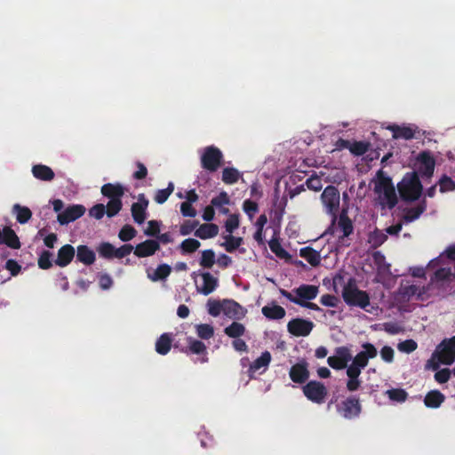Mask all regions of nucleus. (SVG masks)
<instances>
[{
  "label": "nucleus",
  "instance_id": "1",
  "mask_svg": "<svg viewBox=\"0 0 455 455\" xmlns=\"http://www.w3.org/2000/svg\"><path fill=\"white\" fill-rule=\"evenodd\" d=\"M374 192L378 194L382 208L387 207L391 210L397 204L398 199L392 180L385 176L382 171L377 173Z\"/></svg>",
  "mask_w": 455,
  "mask_h": 455
},
{
  "label": "nucleus",
  "instance_id": "2",
  "mask_svg": "<svg viewBox=\"0 0 455 455\" xmlns=\"http://www.w3.org/2000/svg\"><path fill=\"white\" fill-rule=\"evenodd\" d=\"M400 197L404 202H415L419 199L423 186L417 172H407L397 184Z\"/></svg>",
  "mask_w": 455,
  "mask_h": 455
},
{
  "label": "nucleus",
  "instance_id": "3",
  "mask_svg": "<svg viewBox=\"0 0 455 455\" xmlns=\"http://www.w3.org/2000/svg\"><path fill=\"white\" fill-rule=\"evenodd\" d=\"M345 303L350 307H359L365 309L370 305L369 294L356 286L355 281L350 278L342 291Z\"/></svg>",
  "mask_w": 455,
  "mask_h": 455
},
{
  "label": "nucleus",
  "instance_id": "4",
  "mask_svg": "<svg viewBox=\"0 0 455 455\" xmlns=\"http://www.w3.org/2000/svg\"><path fill=\"white\" fill-rule=\"evenodd\" d=\"M224 156L221 150L212 145L205 147L200 156L201 166L209 172H215L223 164Z\"/></svg>",
  "mask_w": 455,
  "mask_h": 455
},
{
  "label": "nucleus",
  "instance_id": "5",
  "mask_svg": "<svg viewBox=\"0 0 455 455\" xmlns=\"http://www.w3.org/2000/svg\"><path fill=\"white\" fill-rule=\"evenodd\" d=\"M321 201L325 207L326 212L332 216L331 225H334L339 208V191L332 185L327 186L321 195Z\"/></svg>",
  "mask_w": 455,
  "mask_h": 455
},
{
  "label": "nucleus",
  "instance_id": "6",
  "mask_svg": "<svg viewBox=\"0 0 455 455\" xmlns=\"http://www.w3.org/2000/svg\"><path fill=\"white\" fill-rule=\"evenodd\" d=\"M302 391L307 400L316 404L325 402L328 389L323 383L317 380H310L303 386Z\"/></svg>",
  "mask_w": 455,
  "mask_h": 455
},
{
  "label": "nucleus",
  "instance_id": "7",
  "mask_svg": "<svg viewBox=\"0 0 455 455\" xmlns=\"http://www.w3.org/2000/svg\"><path fill=\"white\" fill-rule=\"evenodd\" d=\"M338 413L347 419L358 418L362 412L360 400L355 395H350L337 405Z\"/></svg>",
  "mask_w": 455,
  "mask_h": 455
},
{
  "label": "nucleus",
  "instance_id": "8",
  "mask_svg": "<svg viewBox=\"0 0 455 455\" xmlns=\"http://www.w3.org/2000/svg\"><path fill=\"white\" fill-rule=\"evenodd\" d=\"M437 355L438 361L443 364L451 365L455 361V336L443 339L437 347L434 356Z\"/></svg>",
  "mask_w": 455,
  "mask_h": 455
},
{
  "label": "nucleus",
  "instance_id": "9",
  "mask_svg": "<svg viewBox=\"0 0 455 455\" xmlns=\"http://www.w3.org/2000/svg\"><path fill=\"white\" fill-rule=\"evenodd\" d=\"M416 162L418 164V174L419 173L422 177L430 178L434 174L435 159L428 150L421 151L417 158Z\"/></svg>",
  "mask_w": 455,
  "mask_h": 455
},
{
  "label": "nucleus",
  "instance_id": "10",
  "mask_svg": "<svg viewBox=\"0 0 455 455\" xmlns=\"http://www.w3.org/2000/svg\"><path fill=\"white\" fill-rule=\"evenodd\" d=\"M314 327L312 321L303 318H293L287 323V331L295 337L308 336Z\"/></svg>",
  "mask_w": 455,
  "mask_h": 455
},
{
  "label": "nucleus",
  "instance_id": "11",
  "mask_svg": "<svg viewBox=\"0 0 455 455\" xmlns=\"http://www.w3.org/2000/svg\"><path fill=\"white\" fill-rule=\"evenodd\" d=\"M149 201L144 194L138 196V202L133 203L131 207L132 217L135 223L141 225L145 222L148 216V207Z\"/></svg>",
  "mask_w": 455,
  "mask_h": 455
},
{
  "label": "nucleus",
  "instance_id": "12",
  "mask_svg": "<svg viewBox=\"0 0 455 455\" xmlns=\"http://www.w3.org/2000/svg\"><path fill=\"white\" fill-rule=\"evenodd\" d=\"M188 347L182 348L181 351L186 355H202L198 360L200 363H204L208 362L207 347L205 344L192 337L187 338Z\"/></svg>",
  "mask_w": 455,
  "mask_h": 455
},
{
  "label": "nucleus",
  "instance_id": "13",
  "mask_svg": "<svg viewBox=\"0 0 455 455\" xmlns=\"http://www.w3.org/2000/svg\"><path fill=\"white\" fill-rule=\"evenodd\" d=\"M85 212V207L82 204H74L66 208L58 214V221L60 225H68L82 217Z\"/></svg>",
  "mask_w": 455,
  "mask_h": 455
},
{
  "label": "nucleus",
  "instance_id": "14",
  "mask_svg": "<svg viewBox=\"0 0 455 455\" xmlns=\"http://www.w3.org/2000/svg\"><path fill=\"white\" fill-rule=\"evenodd\" d=\"M363 351L359 352L353 359L352 363L358 367L364 369L368 365L370 359H373L377 356L378 351L374 345L369 342L362 344Z\"/></svg>",
  "mask_w": 455,
  "mask_h": 455
},
{
  "label": "nucleus",
  "instance_id": "15",
  "mask_svg": "<svg viewBox=\"0 0 455 455\" xmlns=\"http://www.w3.org/2000/svg\"><path fill=\"white\" fill-rule=\"evenodd\" d=\"M200 276L202 278V284H196V291L198 293L207 296L218 288L219 279L210 272H202Z\"/></svg>",
  "mask_w": 455,
  "mask_h": 455
},
{
  "label": "nucleus",
  "instance_id": "16",
  "mask_svg": "<svg viewBox=\"0 0 455 455\" xmlns=\"http://www.w3.org/2000/svg\"><path fill=\"white\" fill-rule=\"evenodd\" d=\"M289 375L294 383H305L309 378L308 363L307 361L303 360L292 365Z\"/></svg>",
  "mask_w": 455,
  "mask_h": 455
},
{
  "label": "nucleus",
  "instance_id": "17",
  "mask_svg": "<svg viewBox=\"0 0 455 455\" xmlns=\"http://www.w3.org/2000/svg\"><path fill=\"white\" fill-rule=\"evenodd\" d=\"M387 130L392 132V137L394 140H411L415 137L418 127L416 125H398L390 124L387 126Z\"/></svg>",
  "mask_w": 455,
  "mask_h": 455
},
{
  "label": "nucleus",
  "instance_id": "18",
  "mask_svg": "<svg viewBox=\"0 0 455 455\" xmlns=\"http://www.w3.org/2000/svg\"><path fill=\"white\" fill-rule=\"evenodd\" d=\"M223 314L232 319H242L246 314V310L234 299H223Z\"/></svg>",
  "mask_w": 455,
  "mask_h": 455
},
{
  "label": "nucleus",
  "instance_id": "19",
  "mask_svg": "<svg viewBox=\"0 0 455 455\" xmlns=\"http://www.w3.org/2000/svg\"><path fill=\"white\" fill-rule=\"evenodd\" d=\"M160 249L157 241L148 239L137 244L134 248V254L139 258H146L154 255Z\"/></svg>",
  "mask_w": 455,
  "mask_h": 455
},
{
  "label": "nucleus",
  "instance_id": "20",
  "mask_svg": "<svg viewBox=\"0 0 455 455\" xmlns=\"http://www.w3.org/2000/svg\"><path fill=\"white\" fill-rule=\"evenodd\" d=\"M76 255V250L71 244H65L61 246L57 253L55 264L60 267H65L69 265Z\"/></svg>",
  "mask_w": 455,
  "mask_h": 455
},
{
  "label": "nucleus",
  "instance_id": "21",
  "mask_svg": "<svg viewBox=\"0 0 455 455\" xmlns=\"http://www.w3.org/2000/svg\"><path fill=\"white\" fill-rule=\"evenodd\" d=\"M0 244H5L12 249H20L21 246L18 235L10 227L0 229Z\"/></svg>",
  "mask_w": 455,
  "mask_h": 455
},
{
  "label": "nucleus",
  "instance_id": "22",
  "mask_svg": "<svg viewBox=\"0 0 455 455\" xmlns=\"http://www.w3.org/2000/svg\"><path fill=\"white\" fill-rule=\"evenodd\" d=\"M297 296L295 298L304 301L315 299L319 293L318 286L312 284H301L292 291Z\"/></svg>",
  "mask_w": 455,
  "mask_h": 455
},
{
  "label": "nucleus",
  "instance_id": "23",
  "mask_svg": "<svg viewBox=\"0 0 455 455\" xmlns=\"http://www.w3.org/2000/svg\"><path fill=\"white\" fill-rule=\"evenodd\" d=\"M101 194L109 200H122L124 195V188L119 183H107L101 187Z\"/></svg>",
  "mask_w": 455,
  "mask_h": 455
},
{
  "label": "nucleus",
  "instance_id": "24",
  "mask_svg": "<svg viewBox=\"0 0 455 455\" xmlns=\"http://www.w3.org/2000/svg\"><path fill=\"white\" fill-rule=\"evenodd\" d=\"M427 210V201L424 198L416 207L406 208L403 220L405 223H411L418 220L420 215Z\"/></svg>",
  "mask_w": 455,
  "mask_h": 455
},
{
  "label": "nucleus",
  "instance_id": "25",
  "mask_svg": "<svg viewBox=\"0 0 455 455\" xmlns=\"http://www.w3.org/2000/svg\"><path fill=\"white\" fill-rule=\"evenodd\" d=\"M31 172H32L33 176L36 180H39L42 181H52L55 177V173L52 171V169L51 167L42 164H35L32 167Z\"/></svg>",
  "mask_w": 455,
  "mask_h": 455
},
{
  "label": "nucleus",
  "instance_id": "26",
  "mask_svg": "<svg viewBox=\"0 0 455 455\" xmlns=\"http://www.w3.org/2000/svg\"><path fill=\"white\" fill-rule=\"evenodd\" d=\"M262 315L268 320H280L285 316V309L273 302L271 305L264 306L261 308Z\"/></svg>",
  "mask_w": 455,
  "mask_h": 455
},
{
  "label": "nucleus",
  "instance_id": "27",
  "mask_svg": "<svg viewBox=\"0 0 455 455\" xmlns=\"http://www.w3.org/2000/svg\"><path fill=\"white\" fill-rule=\"evenodd\" d=\"M338 228L342 232L339 239H344L350 235L354 231L352 220L349 219L347 211L343 210L338 219Z\"/></svg>",
  "mask_w": 455,
  "mask_h": 455
},
{
  "label": "nucleus",
  "instance_id": "28",
  "mask_svg": "<svg viewBox=\"0 0 455 455\" xmlns=\"http://www.w3.org/2000/svg\"><path fill=\"white\" fill-rule=\"evenodd\" d=\"M172 345V333H163L156 341V351L162 355H167Z\"/></svg>",
  "mask_w": 455,
  "mask_h": 455
},
{
  "label": "nucleus",
  "instance_id": "29",
  "mask_svg": "<svg viewBox=\"0 0 455 455\" xmlns=\"http://www.w3.org/2000/svg\"><path fill=\"white\" fill-rule=\"evenodd\" d=\"M76 259L78 261L84 263L86 266H90L94 263L96 257L94 251L90 249L87 245L81 244L77 246Z\"/></svg>",
  "mask_w": 455,
  "mask_h": 455
},
{
  "label": "nucleus",
  "instance_id": "30",
  "mask_svg": "<svg viewBox=\"0 0 455 455\" xmlns=\"http://www.w3.org/2000/svg\"><path fill=\"white\" fill-rule=\"evenodd\" d=\"M445 396L439 390H431L429 391L425 398L424 403L427 408H438L444 402Z\"/></svg>",
  "mask_w": 455,
  "mask_h": 455
},
{
  "label": "nucleus",
  "instance_id": "31",
  "mask_svg": "<svg viewBox=\"0 0 455 455\" xmlns=\"http://www.w3.org/2000/svg\"><path fill=\"white\" fill-rule=\"evenodd\" d=\"M218 233L219 227L216 224L206 223L196 229L195 235L201 239H209L216 236Z\"/></svg>",
  "mask_w": 455,
  "mask_h": 455
},
{
  "label": "nucleus",
  "instance_id": "32",
  "mask_svg": "<svg viewBox=\"0 0 455 455\" xmlns=\"http://www.w3.org/2000/svg\"><path fill=\"white\" fill-rule=\"evenodd\" d=\"M299 256L305 259L312 267H317L321 262L320 252L310 246L299 250Z\"/></svg>",
  "mask_w": 455,
  "mask_h": 455
},
{
  "label": "nucleus",
  "instance_id": "33",
  "mask_svg": "<svg viewBox=\"0 0 455 455\" xmlns=\"http://www.w3.org/2000/svg\"><path fill=\"white\" fill-rule=\"evenodd\" d=\"M280 293L283 297L286 298L289 301H291L296 305H299L302 307L309 308V309H312L315 311H322L323 310L315 303H313L310 300L304 301L302 299H299L295 298L291 292H290L284 289H280Z\"/></svg>",
  "mask_w": 455,
  "mask_h": 455
},
{
  "label": "nucleus",
  "instance_id": "34",
  "mask_svg": "<svg viewBox=\"0 0 455 455\" xmlns=\"http://www.w3.org/2000/svg\"><path fill=\"white\" fill-rule=\"evenodd\" d=\"M271 358V354L268 351L263 352L261 355L250 365L249 372L251 378L252 377V374H254L261 368H264L265 371L270 363Z\"/></svg>",
  "mask_w": 455,
  "mask_h": 455
},
{
  "label": "nucleus",
  "instance_id": "35",
  "mask_svg": "<svg viewBox=\"0 0 455 455\" xmlns=\"http://www.w3.org/2000/svg\"><path fill=\"white\" fill-rule=\"evenodd\" d=\"M423 293L424 291L420 290V288L415 284L401 285L399 288V295L403 300L407 301L416 295L418 298H420Z\"/></svg>",
  "mask_w": 455,
  "mask_h": 455
},
{
  "label": "nucleus",
  "instance_id": "36",
  "mask_svg": "<svg viewBox=\"0 0 455 455\" xmlns=\"http://www.w3.org/2000/svg\"><path fill=\"white\" fill-rule=\"evenodd\" d=\"M453 278L454 274L451 267H441L434 273L431 281L432 283H442L443 284L451 283Z\"/></svg>",
  "mask_w": 455,
  "mask_h": 455
},
{
  "label": "nucleus",
  "instance_id": "37",
  "mask_svg": "<svg viewBox=\"0 0 455 455\" xmlns=\"http://www.w3.org/2000/svg\"><path fill=\"white\" fill-rule=\"evenodd\" d=\"M171 272L172 267L168 264H161L153 273H148V277L153 282H157L166 279Z\"/></svg>",
  "mask_w": 455,
  "mask_h": 455
},
{
  "label": "nucleus",
  "instance_id": "38",
  "mask_svg": "<svg viewBox=\"0 0 455 455\" xmlns=\"http://www.w3.org/2000/svg\"><path fill=\"white\" fill-rule=\"evenodd\" d=\"M269 248L273 253L275 254L276 257L282 259L290 260L291 256L290 253L283 248L279 240L277 238H272L268 242Z\"/></svg>",
  "mask_w": 455,
  "mask_h": 455
},
{
  "label": "nucleus",
  "instance_id": "39",
  "mask_svg": "<svg viewBox=\"0 0 455 455\" xmlns=\"http://www.w3.org/2000/svg\"><path fill=\"white\" fill-rule=\"evenodd\" d=\"M12 209L16 213V220L20 224L27 223L32 217V212L27 206H21L16 204L13 205Z\"/></svg>",
  "mask_w": 455,
  "mask_h": 455
},
{
  "label": "nucleus",
  "instance_id": "40",
  "mask_svg": "<svg viewBox=\"0 0 455 455\" xmlns=\"http://www.w3.org/2000/svg\"><path fill=\"white\" fill-rule=\"evenodd\" d=\"M216 262V255L212 249L204 250L201 252L199 264L204 268H212Z\"/></svg>",
  "mask_w": 455,
  "mask_h": 455
},
{
  "label": "nucleus",
  "instance_id": "41",
  "mask_svg": "<svg viewBox=\"0 0 455 455\" xmlns=\"http://www.w3.org/2000/svg\"><path fill=\"white\" fill-rule=\"evenodd\" d=\"M224 332L229 338L237 339L244 334L245 327L243 323L233 322L224 329Z\"/></svg>",
  "mask_w": 455,
  "mask_h": 455
},
{
  "label": "nucleus",
  "instance_id": "42",
  "mask_svg": "<svg viewBox=\"0 0 455 455\" xmlns=\"http://www.w3.org/2000/svg\"><path fill=\"white\" fill-rule=\"evenodd\" d=\"M240 178L239 172L234 167H226L222 171V181L225 184L232 185L238 181Z\"/></svg>",
  "mask_w": 455,
  "mask_h": 455
},
{
  "label": "nucleus",
  "instance_id": "43",
  "mask_svg": "<svg viewBox=\"0 0 455 455\" xmlns=\"http://www.w3.org/2000/svg\"><path fill=\"white\" fill-rule=\"evenodd\" d=\"M243 243L242 237L233 236L231 234L225 236V242L221 244L228 252H234Z\"/></svg>",
  "mask_w": 455,
  "mask_h": 455
},
{
  "label": "nucleus",
  "instance_id": "44",
  "mask_svg": "<svg viewBox=\"0 0 455 455\" xmlns=\"http://www.w3.org/2000/svg\"><path fill=\"white\" fill-rule=\"evenodd\" d=\"M200 245L201 243L198 240L194 238H187L182 241L180 248L183 254L193 253L200 247Z\"/></svg>",
  "mask_w": 455,
  "mask_h": 455
},
{
  "label": "nucleus",
  "instance_id": "45",
  "mask_svg": "<svg viewBox=\"0 0 455 455\" xmlns=\"http://www.w3.org/2000/svg\"><path fill=\"white\" fill-rule=\"evenodd\" d=\"M174 190V185L172 182H169L168 187L164 189H159L156 191L155 195V201L159 204H163L167 201L169 196L172 194Z\"/></svg>",
  "mask_w": 455,
  "mask_h": 455
},
{
  "label": "nucleus",
  "instance_id": "46",
  "mask_svg": "<svg viewBox=\"0 0 455 455\" xmlns=\"http://www.w3.org/2000/svg\"><path fill=\"white\" fill-rule=\"evenodd\" d=\"M287 196H283V197H279L277 190L275 193V201L274 207L275 209V215L278 217H282L285 212V208L287 206Z\"/></svg>",
  "mask_w": 455,
  "mask_h": 455
},
{
  "label": "nucleus",
  "instance_id": "47",
  "mask_svg": "<svg viewBox=\"0 0 455 455\" xmlns=\"http://www.w3.org/2000/svg\"><path fill=\"white\" fill-rule=\"evenodd\" d=\"M208 313L213 317L219 316L221 313H223V299H209L207 301Z\"/></svg>",
  "mask_w": 455,
  "mask_h": 455
},
{
  "label": "nucleus",
  "instance_id": "48",
  "mask_svg": "<svg viewBox=\"0 0 455 455\" xmlns=\"http://www.w3.org/2000/svg\"><path fill=\"white\" fill-rule=\"evenodd\" d=\"M370 148V143L365 141H354L350 144L349 151L356 156L364 155Z\"/></svg>",
  "mask_w": 455,
  "mask_h": 455
},
{
  "label": "nucleus",
  "instance_id": "49",
  "mask_svg": "<svg viewBox=\"0 0 455 455\" xmlns=\"http://www.w3.org/2000/svg\"><path fill=\"white\" fill-rule=\"evenodd\" d=\"M196 329L197 336L203 339H209L214 335V329L211 324L200 323Z\"/></svg>",
  "mask_w": 455,
  "mask_h": 455
},
{
  "label": "nucleus",
  "instance_id": "50",
  "mask_svg": "<svg viewBox=\"0 0 455 455\" xmlns=\"http://www.w3.org/2000/svg\"><path fill=\"white\" fill-rule=\"evenodd\" d=\"M387 395L391 401L403 403L408 397L407 392L403 388H392L387 391Z\"/></svg>",
  "mask_w": 455,
  "mask_h": 455
},
{
  "label": "nucleus",
  "instance_id": "51",
  "mask_svg": "<svg viewBox=\"0 0 455 455\" xmlns=\"http://www.w3.org/2000/svg\"><path fill=\"white\" fill-rule=\"evenodd\" d=\"M387 239V235L379 229H376L369 235V243H371V246L374 248L382 245Z\"/></svg>",
  "mask_w": 455,
  "mask_h": 455
},
{
  "label": "nucleus",
  "instance_id": "52",
  "mask_svg": "<svg viewBox=\"0 0 455 455\" xmlns=\"http://www.w3.org/2000/svg\"><path fill=\"white\" fill-rule=\"evenodd\" d=\"M137 235V230L131 225H124L119 231L118 237L123 242L131 241Z\"/></svg>",
  "mask_w": 455,
  "mask_h": 455
},
{
  "label": "nucleus",
  "instance_id": "53",
  "mask_svg": "<svg viewBox=\"0 0 455 455\" xmlns=\"http://www.w3.org/2000/svg\"><path fill=\"white\" fill-rule=\"evenodd\" d=\"M123 203L122 200H109L108 204L106 205L107 216L108 218H112L118 214V212L122 210Z\"/></svg>",
  "mask_w": 455,
  "mask_h": 455
},
{
  "label": "nucleus",
  "instance_id": "54",
  "mask_svg": "<svg viewBox=\"0 0 455 455\" xmlns=\"http://www.w3.org/2000/svg\"><path fill=\"white\" fill-rule=\"evenodd\" d=\"M52 253L50 251H43L37 260L38 267L44 270L51 268L52 267Z\"/></svg>",
  "mask_w": 455,
  "mask_h": 455
},
{
  "label": "nucleus",
  "instance_id": "55",
  "mask_svg": "<svg viewBox=\"0 0 455 455\" xmlns=\"http://www.w3.org/2000/svg\"><path fill=\"white\" fill-rule=\"evenodd\" d=\"M98 251L101 257L112 259L115 258L116 248L109 243H102L100 244Z\"/></svg>",
  "mask_w": 455,
  "mask_h": 455
},
{
  "label": "nucleus",
  "instance_id": "56",
  "mask_svg": "<svg viewBox=\"0 0 455 455\" xmlns=\"http://www.w3.org/2000/svg\"><path fill=\"white\" fill-rule=\"evenodd\" d=\"M230 204V198L227 192L222 191L217 196L213 197L211 201V204L213 207L219 208Z\"/></svg>",
  "mask_w": 455,
  "mask_h": 455
},
{
  "label": "nucleus",
  "instance_id": "57",
  "mask_svg": "<svg viewBox=\"0 0 455 455\" xmlns=\"http://www.w3.org/2000/svg\"><path fill=\"white\" fill-rule=\"evenodd\" d=\"M440 192L445 193L455 190V181L447 175H443L439 180Z\"/></svg>",
  "mask_w": 455,
  "mask_h": 455
},
{
  "label": "nucleus",
  "instance_id": "58",
  "mask_svg": "<svg viewBox=\"0 0 455 455\" xmlns=\"http://www.w3.org/2000/svg\"><path fill=\"white\" fill-rule=\"evenodd\" d=\"M197 220H186L180 228V233L182 235L191 234L198 226Z\"/></svg>",
  "mask_w": 455,
  "mask_h": 455
},
{
  "label": "nucleus",
  "instance_id": "59",
  "mask_svg": "<svg viewBox=\"0 0 455 455\" xmlns=\"http://www.w3.org/2000/svg\"><path fill=\"white\" fill-rule=\"evenodd\" d=\"M417 347H418V344L413 339H406L398 344V349L401 352H404L407 354L415 351L417 349Z\"/></svg>",
  "mask_w": 455,
  "mask_h": 455
},
{
  "label": "nucleus",
  "instance_id": "60",
  "mask_svg": "<svg viewBox=\"0 0 455 455\" xmlns=\"http://www.w3.org/2000/svg\"><path fill=\"white\" fill-rule=\"evenodd\" d=\"M160 225L161 223L157 220H149L144 234L148 236L156 237L160 233Z\"/></svg>",
  "mask_w": 455,
  "mask_h": 455
},
{
  "label": "nucleus",
  "instance_id": "61",
  "mask_svg": "<svg viewBox=\"0 0 455 455\" xmlns=\"http://www.w3.org/2000/svg\"><path fill=\"white\" fill-rule=\"evenodd\" d=\"M335 355H337L343 363H347L352 359L350 350L347 347L342 346L335 349Z\"/></svg>",
  "mask_w": 455,
  "mask_h": 455
},
{
  "label": "nucleus",
  "instance_id": "62",
  "mask_svg": "<svg viewBox=\"0 0 455 455\" xmlns=\"http://www.w3.org/2000/svg\"><path fill=\"white\" fill-rule=\"evenodd\" d=\"M239 227V217L237 214L229 215L228 219L225 222V228L227 232L232 234L235 229Z\"/></svg>",
  "mask_w": 455,
  "mask_h": 455
},
{
  "label": "nucleus",
  "instance_id": "63",
  "mask_svg": "<svg viewBox=\"0 0 455 455\" xmlns=\"http://www.w3.org/2000/svg\"><path fill=\"white\" fill-rule=\"evenodd\" d=\"M308 189L313 191H320L323 188L322 179L318 176H311L306 180Z\"/></svg>",
  "mask_w": 455,
  "mask_h": 455
},
{
  "label": "nucleus",
  "instance_id": "64",
  "mask_svg": "<svg viewBox=\"0 0 455 455\" xmlns=\"http://www.w3.org/2000/svg\"><path fill=\"white\" fill-rule=\"evenodd\" d=\"M243 209L251 219L253 215L258 212L259 206L256 202L247 199L243 204Z\"/></svg>",
  "mask_w": 455,
  "mask_h": 455
}]
</instances>
